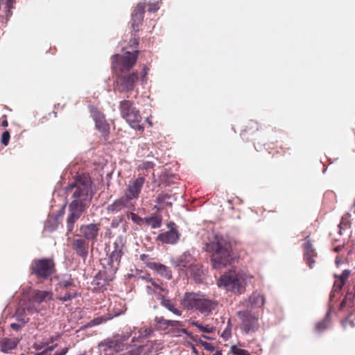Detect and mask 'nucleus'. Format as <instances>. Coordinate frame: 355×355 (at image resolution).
Segmentation results:
<instances>
[{
  "mask_svg": "<svg viewBox=\"0 0 355 355\" xmlns=\"http://www.w3.org/2000/svg\"><path fill=\"white\" fill-rule=\"evenodd\" d=\"M214 268L220 269L230 265L232 260V242L227 236L215 234L205 245Z\"/></svg>",
  "mask_w": 355,
  "mask_h": 355,
  "instance_id": "obj_1",
  "label": "nucleus"
},
{
  "mask_svg": "<svg viewBox=\"0 0 355 355\" xmlns=\"http://www.w3.org/2000/svg\"><path fill=\"white\" fill-rule=\"evenodd\" d=\"M181 304L187 310L196 309L202 314L209 315L217 306L214 300L205 298L194 293H186L181 300Z\"/></svg>",
  "mask_w": 355,
  "mask_h": 355,
  "instance_id": "obj_2",
  "label": "nucleus"
},
{
  "mask_svg": "<svg viewBox=\"0 0 355 355\" xmlns=\"http://www.w3.org/2000/svg\"><path fill=\"white\" fill-rule=\"evenodd\" d=\"M55 291L57 299L62 302L70 301L78 296V287L76 279L71 274L64 273L58 276Z\"/></svg>",
  "mask_w": 355,
  "mask_h": 355,
  "instance_id": "obj_3",
  "label": "nucleus"
},
{
  "mask_svg": "<svg viewBox=\"0 0 355 355\" xmlns=\"http://www.w3.org/2000/svg\"><path fill=\"white\" fill-rule=\"evenodd\" d=\"M91 178L85 174L78 175L74 182L70 184L66 188V193H72V198L73 200H80V201L89 202L92 198L89 195L92 189Z\"/></svg>",
  "mask_w": 355,
  "mask_h": 355,
  "instance_id": "obj_4",
  "label": "nucleus"
},
{
  "mask_svg": "<svg viewBox=\"0 0 355 355\" xmlns=\"http://www.w3.org/2000/svg\"><path fill=\"white\" fill-rule=\"evenodd\" d=\"M119 108L121 116L132 128L141 132L144 131V126L140 123L142 120L140 112L132 101L125 99L121 101Z\"/></svg>",
  "mask_w": 355,
  "mask_h": 355,
  "instance_id": "obj_5",
  "label": "nucleus"
},
{
  "mask_svg": "<svg viewBox=\"0 0 355 355\" xmlns=\"http://www.w3.org/2000/svg\"><path fill=\"white\" fill-rule=\"evenodd\" d=\"M218 285L226 291L241 294L245 290V281L241 274L230 270L222 275L218 281Z\"/></svg>",
  "mask_w": 355,
  "mask_h": 355,
  "instance_id": "obj_6",
  "label": "nucleus"
},
{
  "mask_svg": "<svg viewBox=\"0 0 355 355\" xmlns=\"http://www.w3.org/2000/svg\"><path fill=\"white\" fill-rule=\"evenodd\" d=\"M31 273L39 279H47L55 272V263L51 258L36 259L30 267Z\"/></svg>",
  "mask_w": 355,
  "mask_h": 355,
  "instance_id": "obj_7",
  "label": "nucleus"
},
{
  "mask_svg": "<svg viewBox=\"0 0 355 355\" xmlns=\"http://www.w3.org/2000/svg\"><path fill=\"white\" fill-rule=\"evenodd\" d=\"M139 51H127L124 55L115 54L112 58V68L121 73L129 71L135 64Z\"/></svg>",
  "mask_w": 355,
  "mask_h": 355,
  "instance_id": "obj_8",
  "label": "nucleus"
},
{
  "mask_svg": "<svg viewBox=\"0 0 355 355\" xmlns=\"http://www.w3.org/2000/svg\"><path fill=\"white\" fill-rule=\"evenodd\" d=\"M236 315L241 321V330L245 334H253L259 331V315L251 311L244 310L236 312Z\"/></svg>",
  "mask_w": 355,
  "mask_h": 355,
  "instance_id": "obj_9",
  "label": "nucleus"
},
{
  "mask_svg": "<svg viewBox=\"0 0 355 355\" xmlns=\"http://www.w3.org/2000/svg\"><path fill=\"white\" fill-rule=\"evenodd\" d=\"M88 201L73 200L69 205V214L67 219V232H71L75 223L80 218L83 212L88 207Z\"/></svg>",
  "mask_w": 355,
  "mask_h": 355,
  "instance_id": "obj_10",
  "label": "nucleus"
},
{
  "mask_svg": "<svg viewBox=\"0 0 355 355\" xmlns=\"http://www.w3.org/2000/svg\"><path fill=\"white\" fill-rule=\"evenodd\" d=\"M155 322L159 324V328L163 330H166L168 328L170 331H175L177 330V333L182 332L188 336L192 340L197 341L196 337L191 335L186 329L182 328L183 324L182 322L178 320H166L163 316H156L155 318Z\"/></svg>",
  "mask_w": 355,
  "mask_h": 355,
  "instance_id": "obj_11",
  "label": "nucleus"
},
{
  "mask_svg": "<svg viewBox=\"0 0 355 355\" xmlns=\"http://www.w3.org/2000/svg\"><path fill=\"white\" fill-rule=\"evenodd\" d=\"M139 80L137 71L131 73L119 76L116 80V89L120 93L132 92Z\"/></svg>",
  "mask_w": 355,
  "mask_h": 355,
  "instance_id": "obj_12",
  "label": "nucleus"
},
{
  "mask_svg": "<svg viewBox=\"0 0 355 355\" xmlns=\"http://www.w3.org/2000/svg\"><path fill=\"white\" fill-rule=\"evenodd\" d=\"M53 298V293L49 291H40L34 290L29 298L28 304L26 306V309L30 313H33L37 311V308L35 304L39 305L42 302H47Z\"/></svg>",
  "mask_w": 355,
  "mask_h": 355,
  "instance_id": "obj_13",
  "label": "nucleus"
},
{
  "mask_svg": "<svg viewBox=\"0 0 355 355\" xmlns=\"http://www.w3.org/2000/svg\"><path fill=\"white\" fill-rule=\"evenodd\" d=\"M90 112L95 122L96 129L101 132V136L104 137L105 140H107L110 133V127L105 119L104 114L96 107H92L90 110Z\"/></svg>",
  "mask_w": 355,
  "mask_h": 355,
  "instance_id": "obj_14",
  "label": "nucleus"
},
{
  "mask_svg": "<svg viewBox=\"0 0 355 355\" xmlns=\"http://www.w3.org/2000/svg\"><path fill=\"white\" fill-rule=\"evenodd\" d=\"M145 182L146 178L143 176L130 180L125 189L124 196L130 202L132 200L137 199Z\"/></svg>",
  "mask_w": 355,
  "mask_h": 355,
  "instance_id": "obj_15",
  "label": "nucleus"
},
{
  "mask_svg": "<svg viewBox=\"0 0 355 355\" xmlns=\"http://www.w3.org/2000/svg\"><path fill=\"white\" fill-rule=\"evenodd\" d=\"M168 231L160 233L157 236V240L163 243L173 245L175 244L180 237L176 225L173 222H170L167 225Z\"/></svg>",
  "mask_w": 355,
  "mask_h": 355,
  "instance_id": "obj_16",
  "label": "nucleus"
},
{
  "mask_svg": "<svg viewBox=\"0 0 355 355\" xmlns=\"http://www.w3.org/2000/svg\"><path fill=\"white\" fill-rule=\"evenodd\" d=\"M71 247L78 257L83 260L87 259L89 248V241L82 237L75 238L71 241Z\"/></svg>",
  "mask_w": 355,
  "mask_h": 355,
  "instance_id": "obj_17",
  "label": "nucleus"
},
{
  "mask_svg": "<svg viewBox=\"0 0 355 355\" xmlns=\"http://www.w3.org/2000/svg\"><path fill=\"white\" fill-rule=\"evenodd\" d=\"M99 224L90 223L87 225H83L80 227V232L82 238L86 241H92L94 243L97 240L98 232L100 230Z\"/></svg>",
  "mask_w": 355,
  "mask_h": 355,
  "instance_id": "obj_18",
  "label": "nucleus"
},
{
  "mask_svg": "<svg viewBox=\"0 0 355 355\" xmlns=\"http://www.w3.org/2000/svg\"><path fill=\"white\" fill-rule=\"evenodd\" d=\"M124 208L134 209L135 205L130 202L124 196L114 200L112 204L107 207V213L116 214L121 211Z\"/></svg>",
  "mask_w": 355,
  "mask_h": 355,
  "instance_id": "obj_19",
  "label": "nucleus"
},
{
  "mask_svg": "<svg viewBox=\"0 0 355 355\" xmlns=\"http://www.w3.org/2000/svg\"><path fill=\"white\" fill-rule=\"evenodd\" d=\"M144 12L145 4L144 3H138L132 14L131 25L134 31L138 32L139 31V27L144 19Z\"/></svg>",
  "mask_w": 355,
  "mask_h": 355,
  "instance_id": "obj_20",
  "label": "nucleus"
},
{
  "mask_svg": "<svg viewBox=\"0 0 355 355\" xmlns=\"http://www.w3.org/2000/svg\"><path fill=\"white\" fill-rule=\"evenodd\" d=\"M154 344L147 343L145 345H137L135 343L130 345V348L126 352L127 355H148L153 352Z\"/></svg>",
  "mask_w": 355,
  "mask_h": 355,
  "instance_id": "obj_21",
  "label": "nucleus"
},
{
  "mask_svg": "<svg viewBox=\"0 0 355 355\" xmlns=\"http://www.w3.org/2000/svg\"><path fill=\"white\" fill-rule=\"evenodd\" d=\"M123 254V245L121 243V241L119 243L116 241L114 242V250L109 257L110 264L112 268L117 269L120 264L121 259Z\"/></svg>",
  "mask_w": 355,
  "mask_h": 355,
  "instance_id": "obj_22",
  "label": "nucleus"
},
{
  "mask_svg": "<svg viewBox=\"0 0 355 355\" xmlns=\"http://www.w3.org/2000/svg\"><path fill=\"white\" fill-rule=\"evenodd\" d=\"M193 260V257L189 253L184 252L173 261V265L178 270L187 269V272H188Z\"/></svg>",
  "mask_w": 355,
  "mask_h": 355,
  "instance_id": "obj_23",
  "label": "nucleus"
},
{
  "mask_svg": "<svg viewBox=\"0 0 355 355\" xmlns=\"http://www.w3.org/2000/svg\"><path fill=\"white\" fill-rule=\"evenodd\" d=\"M331 309L329 308V310L327 311L324 318L315 324L314 331L316 334H322L331 327Z\"/></svg>",
  "mask_w": 355,
  "mask_h": 355,
  "instance_id": "obj_24",
  "label": "nucleus"
},
{
  "mask_svg": "<svg viewBox=\"0 0 355 355\" xmlns=\"http://www.w3.org/2000/svg\"><path fill=\"white\" fill-rule=\"evenodd\" d=\"M20 339L17 337L14 338H3L0 340L1 351L3 353H8L10 351L15 349Z\"/></svg>",
  "mask_w": 355,
  "mask_h": 355,
  "instance_id": "obj_25",
  "label": "nucleus"
},
{
  "mask_svg": "<svg viewBox=\"0 0 355 355\" xmlns=\"http://www.w3.org/2000/svg\"><path fill=\"white\" fill-rule=\"evenodd\" d=\"M147 266L149 268L155 270L157 273L167 279H171L172 278V272L171 270L164 264L156 262H148L147 263Z\"/></svg>",
  "mask_w": 355,
  "mask_h": 355,
  "instance_id": "obj_26",
  "label": "nucleus"
},
{
  "mask_svg": "<svg viewBox=\"0 0 355 355\" xmlns=\"http://www.w3.org/2000/svg\"><path fill=\"white\" fill-rule=\"evenodd\" d=\"M158 300H161L160 303L163 306L173 314L178 316L182 315V311L177 307L176 304L172 300L165 298L163 295L160 294L158 296Z\"/></svg>",
  "mask_w": 355,
  "mask_h": 355,
  "instance_id": "obj_27",
  "label": "nucleus"
},
{
  "mask_svg": "<svg viewBox=\"0 0 355 355\" xmlns=\"http://www.w3.org/2000/svg\"><path fill=\"white\" fill-rule=\"evenodd\" d=\"M136 329L132 331L134 336L132 338V343H141L145 338H146L151 333L150 329L148 328H140L136 331Z\"/></svg>",
  "mask_w": 355,
  "mask_h": 355,
  "instance_id": "obj_28",
  "label": "nucleus"
},
{
  "mask_svg": "<svg viewBox=\"0 0 355 355\" xmlns=\"http://www.w3.org/2000/svg\"><path fill=\"white\" fill-rule=\"evenodd\" d=\"M187 272L193 276V279L196 282L200 281L201 276L202 275V266L199 263H196L195 260H193V262Z\"/></svg>",
  "mask_w": 355,
  "mask_h": 355,
  "instance_id": "obj_29",
  "label": "nucleus"
},
{
  "mask_svg": "<svg viewBox=\"0 0 355 355\" xmlns=\"http://www.w3.org/2000/svg\"><path fill=\"white\" fill-rule=\"evenodd\" d=\"M130 337V335L123 336L120 339H114L116 346L114 347V352H118L123 350H128L130 346H126L124 342L126 341Z\"/></svg>",
  "mask_w": 355,
  "mask_h": 355,
  "instance_id": "obj_30",
  "label": "nucleus"
},
{
  "mask_svg": "<svg viewBox=\"0 0 355 355\" xmlns=\"http://www.w3.org/2000/svg\"><path fill=\"white\" fill-rule=\"evenodd\" d=\"M250 302L253 306L261 307L265 303V298L263 295L258 293H253L250 297Z\"/></svg>",
  "mask_w": 355,
  "mask_h": 355,
  "instance_id": "obj_31",
  "label": "nucleus"
},
{
  "mask_svg": "<svg viewBox=\"0 0 355 355\" xmlns=\"http://www.w3.org/2000/svg\"><path fill=\"white\" fill-rule=\"evenodd\" d=\"M116 346L114 339H106L99 344V347L103 348L104 351H111L114 352V347Z\"/></svg>",
  "mask_w": 355,
  "mask_h": 355,
  "instance_id": "obj_32",
  "label": "nucleus"
},
{
  "mask_svg": "<svg viewBox=\"0 0 355 355\" xmlns=\"http://www.w3.org/2000/svg\"><path fill=\"white\" fill-rule=\"evenodd\" d=\"M171 198V196L167 193H160L157 197V202L159 204H165L168 206H172V202L168 201Z\"/></svg>",
  "mask_w": 355,
  "mask_h": 355,
  "instance_id": "obj_33",
  "label": "nucleus"
},
{
  "mask_svg": "<svg viewBox=\"0 0 355 355\" xmlns=\"http://www.w3.org/2000/svg\"><path fill=\"white\" fill-rule=\"evenodd\" d=\"M304 259L306 261V263L311 266V243L310 241L308 240L306 241L304 244Z\"/></svg>",
  "mask_w": 355,
  "mask_h": 355,
  "instance_id": "obj_34",
  "label": "nucleus"
},
{
  "mask_svg": "<svg viewBox=\"0 0 355 355\" xmlns=\"http://www.w3.org/2000/svg\"><path fill=\"white\" fill-rule=\"evenodd\" d=\"M193 324L196 326L200 331L203 333H211L214 330L213 327L209 325H202V324L198 323V322H193Z\"/></svg>",
  "mask_w": 355,
  "mask_h": 355,
  "instance_id": "obj_35",
  "label": "nucleus"
},
{
  "mask_svg": "<svg viewBox=\"0 0 355 355\" xmlns=\"http://www.w3.org/2000/svg\"><path fill=\"white\" fill-rule=\"evenodd\" d=\"M231 355H250V353L245 349L238 347L236 345L231 347Z\"/></svg>",
  "mask_w": 355,
  "mask_h": 355,
  "instance_id": "obj_36",
  "label": "nucleus"
},
{
  "mask_svg": "<svg viewBox=\"0 0 355 355\" xmlns=\"http://www.w3.org/2000/svg\"><path fill=\"white\" fill-rule=\"evenodd\" d=\"M351 275V270L346 269L344 270L340 275H336L335 277L339 279L345 284L347 282Z\"/></svg>",
  "mask_w": 355,
  "mask_h": 355,
  "instance_id": "obj_37",
  "label": "nucleus"
},
{
  "mask_svg": "<svg viewBox=\"0 0 355 355\" xmlns=\"http://www.w3.org/2000/svg\"><path fill=\"white\" fill-rule=\"evenodd\" d=\"M148 223L151 225L153 228H157L161 226L162 220L157 217H150L148 219Z\"/></svg>",
  "mask_w": 355,
  "mask_h": 355,
  "instance_id": "obj_38",
  "label": "nucleus"
},
{
  "mask_svg": "<svg viewBox=\"0 0 355 355\" xmlns=\"http://www.w3.org/2000/svg\"><path fill=\"white\" fill-rule=\"evenodd\" d=\"M344 285V283H343L339 279L336 278L334 284L333 291L334 293L340 292L342 290Z\"/></svg>",
  "mask_w": 355,
  "mask_h": 355,
  "instance_id": "obj_39",
  "label": "nucleus"
},
{
  "mask_svg": "<svg viewBox=\"0 0 355 355\" xmlns=\"http://www.w3.org/2000/svg\"><path fill=\"white\" fill-rule=\"evenodd\" d=\"M130 216H131L132 220L134 223H135L136 224L139 225H141L143 224L144 219L142 218H141L139 216H138L137 214H136L133 212H130Z\"/></svg>",
  "mask_w": 355,
  "mask_h": 355,
  "instance_id": "obj_40",
  "label": "nucleus"
},
{
  "mask_svg": "<svg viewBox=\"0 0 355 355\" xmlns=\"http://www.w3.org/2000/svg\"><path fill=\"white\" fill-rule=\"evenodd\" d=\"M10 133L8 130L5 131L1 135V144L4 146H7L10 141Z\"/></svg>",
  "mask_w": 355,
  "mask_h": 355,
  "instance_id": "obj_41",
  "label": "nucleus"
},
{
  "mask_svg": "<svg viewBox=\"0 0 355 355\" xmlns=\"http://www.w3.org/2000/svg\"><path fill=\"white\" fill-rule=\"evenodd\" d=\"M103 321H104V319L103 317H98L96 318H94V320H92L88 323L87 325H88V327H93L95 325H98V324H101Z\"/></svg>",
  "mask_w": 355,
  "mask_h": 355,
  "instance_id": "obj_42",
  "label": "nucleus"
},
{
  "mask_svg": "<svg viewBox=\"0 0 355 355\" xmlns=\"http://www.w3.org/2000/svg\"><path fill=\"white\" fill-rule=\"evenodd\" d=\"M342 324L345 329H347L348 327L353 328L355 326L354 322L348 318H346L344 320H343Z\"/></svg>",
  "mask_w": 355,
  "mask_h": 355,
  "instance_id": "obj_43",
  "label": "nucleus"
},
{
  "mask_svg": "<svg viewBox=\"0 0 355 355\" xmlns=\"http://www.w3.org/2000/svg\"><path fill=\"white\" fill-rule=\"evenodd\" d=\"M200 343L202 344V346H204L205 349L209 350V351H214V347L212 344L211 343H208L207 342H204V341H202L200 340Z\"/></svg>",
  "mask_w": 355,
  "mask_h": 355,
  "instance_id": "obj_44",
  "label": "nucleus"
},
{
  "mask_svg": "<svg viewBox=\"0 0 355 355\" xmlns=\"http://www.w3.org/2000/svg\"><path fill=\"white\" fill-rule=\"evenodd\" d=\"M150 343L154 344V347H153L154 349H153V352H157V351L162 349V344L161 343H157V341L150 342Z\"/></svg>",
  "mask_w": 355,
  "mask_h": 355,
  "instance_id": "obj_45",
  "label": "nucleus"
},
{
  "mask_svg": "<svg viewBox=\"0 0 355 355\" xmlns=\"http://www.w3.org/2000/svg\"><path fill=\"white\" fill-rule=\"evenodd\" d=\"M159 8L158 3H155L149 5L148 11L149 12H155Z\"/></svg>",
  "mask_w": 355,
  "mask_h": 355,
  "instance_id": "obj_46",
  "label": "nucleus"
},
{
  "mask_svg": "<svg viewBox=\"0 0 355 355\" xmlns=\"http://www.w3.org/2000/svg\"><path fill=\"white\" fill-rule=\"evenodd\" d=\"M348 226V221L346 218H342V220L339 225V227L341 229H345Z\"/></svg>",
  "mask_w": 355,
  "mask_h": 355,
  "instance_id": "obj_47",
  "label": "nucleus"
},
{
  "mask_svg": "<svg viewBox=\"0 0 355 355\" xmlns=\"http://www.w3.org/2000/svg\"><path fill=\"white\" fill-rule=\"evenodd\" d=\"M10 327L13 330L18 331V330H19L22 327V324H18V323H12L10 324Z\"/></svg>",
  "mask_w": 355,
  "mask_h": 355,
  "instance_id": "obj_48",
  "label": "nucleus"
},
{
  "mask_svg": "<svg viewBox=\"0 0 355 355\" xmlns=\"http://www.w3.org/2000/svg\"><path fill=\"white\" fill-rule=\"evenodd\" d=\"M140 259L142 261H144L146 265H147V263L150 262L148 261V255L145 254H142L140 255Z\"/></svg>",
  "mask_w": 355,
  "mask_h": 355,
  "instance_id": "obj_49",
  "label": "nucleus"
},
{
  "mask_svg": "<svg viewBox=\"0 0 355 355\" xmlns=\"http://www.w3.org/2000/svg\"><path fill=\"white\" fill-rule=\"evenodd\" d=\"M231 336V331L230 329H225L223 333L222 334V336L226 339H227Z\"/></svg>",
  "mask_w": 355,
  "mask_h": 355,
  "instance_id": "obj_50",
  "label": "nucleus"
},
{
  "mask_svg": "<svg viewBox=\"0 0 355 355\" xmlns=\"http://www.w3.org/2000/svg\"><path fill=\"white\" fill-rule=\"evenodd\" d=\"M68 351H69V348L68 347H64L60 352L56 353L54 355H66L67 353L68 352Z\"/></svg>",
  "mask_w": 355,
  "mask_h": 355,
  "instance_id": "obj_51",
  "label": "nucleus"
},
{
  "mask_svg": "<svg viewBox=\"0 0 355 355\" xmlns=\"http://www.w3.org/2000/svg\"><path fill=\"white\" fill-rule=\"evenodd\" d=\"M347 296H346L343 300L342 302H340V306H339V309L340 310H342L345 306V304L347 303Z\"/></svg>",
  "mask_w": 355,
  "mask_h": 355,
  "instance_id": "obj_52",
  "label": "nucleus"
},
{
  "mask_svg": "<svg viewBox=\"0 0 355 355\" xmlns=\"http://www.w3.org/2000/svg\"><path fill=\"white\" fill-rule=\"evenodd\" d=\"M2 118L3 119V120L1 122V125L3 127H7L8 125V121H7L6 116L3 115Z\"/></svg>",
  "mask_w": 355,
  "mask_h": 355,
  "instance_id": "obj_53",
  "label": "nucleus"
},
{
  "mask_svg": "<svg viewBox=\"0 0 355 355\" xmlns=\"http://www.w3.org/2000/svg\"><path fill=\"white\" fill-rule=\"evenodd\" d=\"M148 71V68L146 66H144L143 68V75H142V81L144 80V78L146 76Z\"/></svg>",
  "mask_w": 355,
  "mask_h": 355,
  "instance_id": "obj_54",
  "label": "nucleus"
},
{
  "mask_svg": "<svg viewBox=\"0 0 355 355\" xmlns=\"http://www.w3.org/2000/svg\"><path fill=\"white\" fill-rule=\"evenodd\" d=\"M344 245H338L334 248V251L336 252H340L344 248Z\"/></svg>",
  "mask_w": 355,
  "mask_h": 355,
  "instance_id": "obj_55",
  "label": "nucleus"
},
{
  "mask_svg": "<svg viewBox=\"0 0 355 355\" xmlns=\"http://www.w3.org/2000/svg\"><path fill=\"white\" fill-rule=\"evenodd\" d=\"M56 346H57V345H55L54 346L49 347L46 348L45 350L46 351L47 354H50L55 349V347Z\"/></svg>",
  "mask_w": 355,
  "mask_h": 355,
  "instance_id": "obj_56",
  "label": "nucleus"
},
{
  "mask_svg": "<svg viewBox=\"0 0 355 355\" xmlns=\"http://www.w3.org/2000/svg\"><path fill=\"white\" fill-rule=\"evenodd\" d=\"M150 282H152V284L157 288L162 290L160 286L157 284H156L152 279H150Z\"/></svg>",
  "mask_w": 355,
  "mask_h": 355,
  "instance_id": "obj_57",
  "label": "nucleus"
},
{
  "mask_svg": "<svg viewBox=\"0 0 355 355\" xmlns=\"http://www.w3.org/2000/svg\"><path fill=\"white\" fill-rule=\"evenodd\" d=\"M39 355H49V354H47L46 351L44 349L42 352L37 353Z\"/></svg>",
  "mask_w": 355,
  "mask_h": 355,
  "instance_id": "obj_58",
  "label": "nucleus"
},
{
  "mask_svg": "<svg viewBox=\"0 0 355 355\" xmlns=\"http://www.w3.org/2000/svg\"><path fill=\"white\" fill-rule=\"evenodd\" d=\"M214 355H223L221 350H217Z\"/></svg>",
  "mask_w": 355,
  "mask_h": 355,
  "instance_id": "obj_59",
  "label": "nucleus"
},
{
  "mask_svg": "<svg viewBox=\"0 0 355 355\" xmlns=\"http://www.w3.org/2000/svg\"><path fill=\"white\" fill-rule=\"evenodd\" d=\"M340 259H339L338 257H336V263L337 265H338V264H339V263H340Z\"/></svg>",
  "mask_w": 355,
  "mask_h": 355,
  "instance_id": "obj_60",
  "label": "nucleus"
},
{
  "mask_svg": "<svg viewBox=\"0 0 355 355\" xmlns=\"http://www.w3.org/2000/svg\"><path fill=\"white\" fill-rule=\"evenodd\" d=\"M252 124L254 125L255 129L257 130L258 129L257 123H252Z\"/></svg>",
  "mask_w": 355,
  "mask_h": 355,
  "instance_id": "obj_61",
  "label": "nucleus"
},
{
  "mask_svg": "<svg viewBox=\"0 0 355 355\" xmlns=\"http://www.w3.org/2000/svg\"><path fill=\"white\" fill-rule=\"evenodd\" d=\"M138 42H138V40H137V39H134V43H135V44H138Z\"/></svg>",
  "mask_w": 355,
  "mask_h": 355,
  "instance_id": "obj_62",
  "label": "nucleus"
},
{
  "mask_svg": "<svg viewBox=\"0 0 355 355\" xmlns=\"http://www.w3.org/2000/svg\"><path fill=\"white\" fill-rule=\"evenodd\" d=\"M313 256H314V254H313V252L312 251L311 257H313Z\"/></svg>",
  "mask_w": 355,
  "mask_h": 355,
  "instance_id": "obj_63",
  "label": "nucleus"
},
{
  "mask_svg": "<svg viewBox=\"0 0 355 355\" xmlns=\"http://www.w3.org/2000/svg\"><path fill=\"white\" fill-rule=\"evenodd\" d=\"M35 355H39L38 354H36Z\"/></svg>",
  "mask_w": 355,
  "mask_h": 355,
  "instance_id": "obj_64",
  "label": "nucleus"
}]
</instances>
